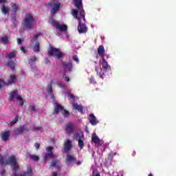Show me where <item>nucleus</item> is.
I'll list each match as a JSON object with an SVG mask.
<instances>
[{
	"instance_id": "f257e3e1",
	"label": "nucleus",
	"mask_w": 176,
	"mask_h": 176,
	"mask_svg": "<svg viewBox=\"0 0 176 176\" xmlns=\"http://www.w3.org/2000/svg\"><path fill=\"white\" fill-rule=\"evenodd\" d=\"M74 6L78 10L73 9L72 10V14L74 19L78 20V31L79 34H86L87 32V26L83 23L86 21L85 18V10H83V3L82 0H73Z\"/></svg>"
},
{
	"instance_id": "f03ea898",
	"label": "nucleus",
	"mask_w": 176,
	"mask_h": 176,
	"mask_svg": "<svg viewBox=\"0 0 176 176\" xmlns=\"http://www.w3.org/2000/svg\"><path fill=\"white\" fill-rule=\"evenodd\" d=\"M98 54L101 57L102 60H100V64L96 66V71L97 75L102 79H104L105 74L107 71H111V66L105 60V48L103 45H100L98 48Z\"/></svg>"
},
{
	"instance_id": "7ed1b4c3",
	"label": "nucleus",
	"mask_w": 176,
	"mask_h": 176,
	"mask_svg": "<svg viewBox=\"0 0 176 176\" xmlns=\"http://www.w3.org/2000/svg\"><path fill=\"white\" fill-rule=\"evenodd\" d=\"M0 164L2 166L6 164H10L13 171L16 172L19 169V164H17V160L14 155H0Z\"/></svg>"
},
{
	"instance_id": "20e7f679",
	"label": "nucleus",
	"mask_w": 176,
	"mask_h": 176,
	"mask_svg": "<svg viewBox=\"0 0 176 176\" xmlns=\"http://www.w3.org/2000/svg\"><path fill=\"white\" fill-rule=\"evenodd\" d=\"M35 25V21L34 16L31 13H27L22 21V27L24 30H32Z\"/></svg>"
},
{
	"instance_id": "39448f33",
	"label": "nucleus",
	"mask_w": 176,
	"mask_h": 176,
	"mask_svg": "<svg viewBox=\"0 0 176 176\" xmlns=\"http://www.w3.org/2000/svg\"><path fill=\"white\" fill-rule=\"evenodd\" d=\"M49 23L52 27H55L56 31H58L57 35H60V32H67V30H68V26H67V25L54 20L53 16L50 17Z\"/></svg>"
},
{
	"instance_id": "423d86ee",
	"label": "nucleus",
	"mask_w": 176,
	"mask_h": 176,
	"mask_svg": "<svg viewBox=\"0 0 176 176\" xmlns=\"http://www.w3.org/2000/svg\"><path fill=\"white\" fill-rule=\"evenodd\" d=\"M9 101H19L21 107L24 105V100H23V98L19 94L17 91H13L10 94Z\"/></svg>"
},
{
	"instance_id": "0eeeda50",
	"label": "nucleus",
	"mask_w": 176,
	"mask_h": 176,
	"mask_svg": "<svg viewBox=\"0 0 176 176\" xmlns=\"http://www.w3.org/2000/svg\"><path fill=\"white\" fill-rule=\"evenodd\" d=\"M41 33L36 34L32 38L31 46L32 50H34L36 53H38L39 50H41V45H39V42H38V38L41 36Z\"/></svg>"
},
{
	"instance_id": "6e6552de",
	"label": "nucleus",
	"mask_w": 176,
	"mask_h": 176,
	"mask_svg": "<svg viewBox=\"0 0 176 176\" xmlns=\"http://www.w3.org/2000/svg\"><path fill=\"white\" fill-rule=\"evenodd\" d=\"M48 54L58 60H61V58H63V53H61L57 48L51 47L48 50Z\"/></svg>"
},
{
	"instance_id": "1a4fd4ad",
	"label": "nucleus",
	"mask_w": 176,
	"mask_h": 176,
	"mask_svg": "<svg viewBox=\"0 0 176 176\" xmlns=\"http://www.w3.org/2000/svg\"><path fill=\"white\" fill-rule=\"evenodd\" d=\"M60 0H52L51 2L48 4V6L52 8L51 14H56L58 10H60Z\"/></svg>"
},
{
	"instance_id": "9d476101",
	"label": "nucleus",
	"mask_w": 176,
	"mask_h": 176,
	"mask_svg": "<svg viewBox=\"0 0 176 176\" xmlns=\"http://www.w3.org/2000/svg\"><path fill=\"white\" fill-rule=\"evenodd\" d=\"M54 113H62L65 116V118H67V116H69V112L68 111L64 109V107L63 106L54 103Z\"/></svg>"
},
{
	"instance_id": "9b49d317",
	"label": "nucleus",
	"mask_w": 176,
	"mask_h": 176,
	"mask_svg": "<svg viewBox=\"0 0 176 176\" xmlns=\"http://www.w3.org/2000/svg\"><path fill=\"white\" fill-rule=\"evenodd\" d=\"M76 140L78 142V146L80 149H83L85 148V135L82 132H78L74 135Z\"/></svg>"
},
{
	"instance_id": "f8f14e48",
	"label": "nucleus",
	"mask_w": 176,
	"mask_h": 176,
	"mask_svg": "<svg viewBox=\"0 0 176 176\" xmlns=\"http://www.w3.org/2000/svg\"><path fill=\"white\" fill-rule=\"evenodd\" d=\"M53 147L47 148V153L45 154L44 159L45 160H49L50 159H56V155L52 152Z\"/></svg>"
},
{
	"instance_id": "ddd939ff",
	"label": "nucleus",
	"mask_w": 176,
	"mask_h": 176,
	"mask_svg": "<svg viewBox=\"0 0 176 176\" xmlns=\"http://www.w3.org/2000/svg\"><path fill=\"white\" fill-rule=\"evenodd\" d=\"M88 120L91 126H97V124L100 123V121L98 120L97 117H96V116H94V114L93 113L89 114Z\"/></svg>"
},
{
	"instance_id": "4468645a",
	"label": "nucleus",
	"mask_w": 176,
	"mask_h": 176,
	"mask_svg": "<svg viewBox=\"0 0 176 176\" xmlns=\"http://www.w3.org/2000/svg\"><path fill=\"white\" fill-rule=\"evenodd\" d=\"M91 140H92V142H94V144H95L98 146H99L102 144V140H101L100 138H98V136L96 133L92 134Z\"/></svg>"
},
{
	"instance_id": "2eb2a0df",
	"label": "nucleus",
	"mask_w": 176,
	"mask_h": 176,
	"mask_svg": "<svg viewBox=\"0 0 176 176\" xmlns=\"http://www.w3.org/2000/svg\"><path fill=\"white\" fill-rule=\"evenodd\" d=\"M6 2V0H0V3L3 4L1 6V13H3V14H8V13L10 12L9 7L5 6Z\"/></svg>"
},
{
	"instance_id": "dca6fc26",
	"label": "nucleus",
	"mask_w": 176,
	"mask_h": 176,
	"mask_svg": "<svg viewBox=\"0 0 176 176\" xmlns=\"http://www.w3.org/2000/svg\"><path fill=\"white\" fill-rule=\"evenodd\" d=\"M1 138L2 141H8L9 137H10V131H5L1 133Z\"/></svg>"
},
{
	"instance_id": "f3484780",
	"label": "nucleus",
	"mask_w": 176,
	"mask_h": 176,
	"mask_svg": "<svg viewBox=\"0 0 176 176\" xmlns=\"http://www.w3.org/2000/svg\"><path fill=\"white\" fill-rule=\"evenodd\" d=\"M76 162V157L71 154H68L66 157V162L69 164L70 163H75Z\"/></svg>"
},
{
	"instance_id": "a211bd4d",
	"label": "nucleus",
	"mask_w": 176,
	"mask_h": 176,
	"mask_svg": "<svg viewBox=\"0 0 176 176\" xmlns=\"http://www.w3.org/2000/svg\"><path fill=\"white\" fill-rule=\"evenodd\" d=\"M63 69L65 72H70L72 70V63H64Z\"/></svg>"
},
{
	"instance_id": "6ab92c4d",
	"label": "nucleus",
	"mask_w": 176,
	"mask_h": 176,
	"mask_svg": "<svg viewBox=\"0 0 176 176\" xmlns=\"http://www.w3.org/2000/svg\"><path fill=\"white\" fill-rule=\"evenodd\" d=\"M53 80L51 81V83L47 85V91L48 93V97H50V98L51 99H53L54 98V96L53 94H52V85H53Z\"/></svg>"
},
{
	"instance_id": "aec40b11",
	"label": "nucleus",
	"mask_w": 176,
	"mask_h": 176,
	"mask_svg": "<svg viewBox=\"0 0 176 176\" xmlns=\"http://www.w3.org/2000/svg\"><path fill=\"white\" fill-rule=\"evenodd\" d=\"M72 148V142L69 140H67L65 142V152H68L69 149Z\"/></svg>"
},
{
	"instance_id": "412c9836",
	"label": "nucleus",
	"mask_w": 176,
	"mask_h": 176,
	"mask_svg": "<svg viewBox=\"0 0 176 176\" xmlns=\"http://www.w3.org/2000/svg\"><path fill=\"white\" fill-rule=\"evenodd\" d=\"M72 105L74 109H76V111L80 112L81 113L83 112V107H82V105L78 104V103H74Z\"/></svg>"
},
{
	"instance_id": "4be33fe9",
	"label": "nucleus",
	"mask_w": 176,
	"mask_h": 176,
	"mask_svg": "<svg viewBox=\"0 0 176 176\" xmlns=\"http://www.w3.org/2000/svg\"><path fill=\"white\" fill-rule=\"evenodd\" d=\"M65 131L66 133H72L74 131V124L68 123L65 125Z\"/></svg>"
},
{
	"instance_id": "5701e85b",
	"label": "nucleus",
	"mask_w": 176,
	"mask_h": 176,
	"mask_svg": "<svg viewBox=\"0 0 176 176\" xmlns=\"http://www.w3.org/2000/svg\"><path fill=\"white\" fill-rule=\"evenodd\" d=\"M16 82V76L11 75L6 82H5V85H12V83H14Z\"/></svg>"
},
{
	"instance_id": "b1692460",
	"label": "nucleus",
	"mask_w": 176,
	"mask_h": 176,
	"mask_svg": "<svg viewBox=\"0 0 176 176\" xmlns=\"http://www.w3.org/2000/svg\"><path fill=\"white\" fill-rule=\"evenodd\" d=\"M28 131V129L27 126H21L20 129H16L15 130V133L16 134H22L23 133Z\"/></svg>"
},
{
	"instance_id": "393cba45",
	"label": "nucleus",
	"mask_w": 176,
	"mask_h": 176,
	"mask_svg": "<svg viewBox=\"0 0 176 176\" xmlns=\"http://www.w3.org/2000/svg\"><path fill=\"white\" fill-rule=\"evenodd\" d=\"M16 56H17V52L14 51V52H10L8 53L7 55H6V58H8V60H12L13 58H14L16 57Z\"/></svg>"
},
{
	"instance_id": "a878e982",
	"label": "nucleus",
	"mask_w": 176,
	"mask_h": 176,
	"mask_svg": "<svg viewBox=\"0 0 176 176\" xmlns=\"http://www.w3.org/2000/svg\"><path fill=\"white\" fill-rule=\"evenodd\" d=\"M32 175V170L31 169V167L28 168L27 173H25L24 175H15V176H31Z\"/></svg>"
},
{
	"instance_id": "bb28decb",
	"label": "nucleus",
	"mask_w": 176,
	"mask_h": 176,
	"mask_svg": "<svg viewBox=\"0 0 176 176\" xmlns=\"http://www.w3.org/2000/svg\"><path fill=\"white\" fill-rule=\"evenodd\" d=\"M65 96L66 97H68V98H69L70 102H72V101H74V98H75V97L74 96V95L71 94V93L69 92V91H67L66 92V94H65Z\"/></svg>"
},
{
	"instance_id": "cd10ccee",
	"label": "nucleus",
	"mask_w": 176,
	"mask_h": 176,
	"mask_svg": "<svg viewBox=\"0 0 176 176\" xmlns=\"http://www.w3.org/2000/svg\"><path fill=\"white\" fill-rule=\"evenodd\" d=\"M12 10L14 13H16L19 11V6L17 4L11 3Z\"/></svg>"
},
{
	"instance_id": "c85d7f7f",
	"label": "nucleus",
	"mask_w": 176,
	"mask_h": 176,
	"mask_svg": "<svg viewBox=\"0 0 176 176\" xmlns=\"http://www.w3.org/2000/svg\"><path fill=\"white\" fill-rule=\"evenodd\" d=\"M51 167H55V168H60L58 161L54 160L51 164Z\"/></svg>"
},
{
	"instance_id": "c756f323",
	"label": "nucleus",
	"mask_w": 176,
	"mask_h": 176,
	"mask_svg": "<svg viewBox=\"0 0 176 176\" xmlns=\"http://www.w3.org/2000/svg\"><path fill=\"white\" fill-rule=\"evenodd\" d=\"M1 42L3 45H8L9 43V38H8V36H4L1 37Z\"/></svg>"
},
{
	"instance_id": "7c9ffc66",
	"label": "nucleus",
	"mask_w": 176,
	"mask_h": 176,
	"mask_svg": "<svg viewBox=\"0 0 176 176\" xmlns=\"http://www.w3.org/2000/svg\"><path fill=\"white\" fill-rule=\"evenodd\" d=\"M7 65H8V67H10V68H11V69H14V62L10 61V62H8Z\"/></svg>"
},
{
	"instance_id": "2f4dec72",
	"label": "nucleus",
	"mask_w": 176,
	"mask_h": 176,
	"mask_svg": "<svg viewBox=\"0 0 176 176\" xmlns=\"http://www.w3.org/2000/svg\"><path fill=\"white\" fill-rule=\"evenodd\" d=\"M30 159H32V160H34V162H38V160H39V157L36 155H30Z\"/></svg>"
},
{
	"instance_id": "473e14b6",
	"label": "nucleus",
	"mask_w": 176,
	"mask_h": 176,
	"mask_svg": "<svg viewBox=\"0 0 176 176\" xmlns=\"http://www.w3.org/2000/svg\"><path fill=\"white\" fill-rule=\"evenodd\" d=\"M19 120V117H16L12 121L10 122V124L11 126H13L15 123H17V121Z\"/></svg>"
},
{
	"instance_id": "72a5a7b5",
	"label": "nucleus",
	"mask_w": 176,
	"mask_h": 176,
	"mask_svg": "<svg viewBox=\"0 0 176 176\" xmlns=\"http://www.w3.org/2000/svg\"><path fill=\"white\" fill-rule=\"evenodd\" d=\"M89 83H91V85H96V80L94 79V77L91 76L89 78Z\"/></svg>"
},
{
	"instance_id": "f704fd0d",
	"label": "nucleus",
	"mask_w": 176,
	"mask_h": 176,
	"mask_svg": "<svg viewBox=\"0 0 176 176\" xmlns=\"http://www.w3.org/2000/svg\"><path fill=\"white\" fill-rule=\"evenodd\" d=\"M34 61H36V58L35 56H33L30 60L29 64H32V63H34Z\"/></svg>"
},
{
	"instance_id": "c9c22d12",
	"label": "nucleus",
	"mask_w": 176,
	"mask_h": 176,
	"mask_svg": "<svg viewBox=\"0 0 176 176\" xmlns=\"http://www.w3.org/2000/svg\"><path fill=\"white\" fill-rule=\"evenodd\" d=\"M57 85L59 86V87H61V89H64L65 87V85H64V84H63L61 82H58Z\"/></svg>"
},
{
	"instance_id": "e433bc0d",
	"label": "nucleus",
	"mask_w": 176,
	"mask_h": 176,
	"mask_svg": "<svg viewBox=\"0 0 176 176\" xmlns=\"http://www.w3.org/2000/svg\"><path fill=\"white\" fill-rule=\"evenodd\" d=\"M72 59L74 60V61H76V63H79V58H78L76 56H74L72 57Z\"/></svg>"
},
{
	"instance_id": "4c0bfd02",
	"label": "nucleus",
	"mask_w": 176,
	"mask_h": 176,
	"mask_svg": "<svg viewBox=\"0 0 176 176\" xmlns=\"http://www.w3.org/2000/svg\"><path fill=\"white\" fill-rule=\"evenodd\" d=\"M63 78L65 82H69V77L65 76V74L63 75Z\"/></svg>"
},
{
	"instance_id": "58836bf2",
	"label": "nucleus",
	"mask_w": 176,
	"mask_h": 176,
	"mask_svg": "<svg viewBox=\"0 0 176 176\" xmlns=\"http://www.w3.org/2000/svg\"><path fill=\"white\" fill-rule=\"evenodd\" d=\"M2 86H5V82H3L2 79H0V89Z\"/></svg>"
},
{
	"instance_id": "ea45409f",
	"label": "nucleus",
	"mask_w": 176,
	"mask_h": 176,
	"mask_svg": "<svg viewBox=\"0 0 176 176\" xmlns=\"http://www.w3.org/2000/svg\"><path fill=\"white\" fill-rule=\"evenodd\" d=\"M30 111H35V106L34 104L30 106Z\"/></svg>"
},
{
	"instance_id": "a19ab883",
	"label": "nucleus",
	"mask_w": 176,
	"mask_h": 176,
	"mask_svg": "<svg viewBox=\"0 0 176 176\" xmlns=\"http://www.w3.org/2000/svg\"><path fill=\"white\" fill-rule=\"evenodd\" d=\"M21 52H23V53H26V52H27V50H25V48H24V47H21Z\"/></svg>"
},
{
	"instance_id": "79ce46f5",
	"label": "nucleus",
	"mask_w": 176,
	"mask_h": 176,
	"mask_svg": "<svg viewBox=\"0 0 176 176\" xmlns=\"http://www.w3.org/2000/svg\"><path fill=\"white\" fill-rule=\"evenodd\" d=\"M116 155V153H111L109 154V157H112L113 156H115Z\"/></svg>"
},
{
	"instance_id": "37998d69",
	"label": "nucleus",
	"mask_w": 176,
	"mask_h": 176,
	"mask_svg": "<svg viewBox=\"0 0 176 176\" xmlns=\"http://www.w3.org/2000/svg\"><path fill=\"white\" fill-rule=\"evenodd\" d=\"M82 161H78V162H76V165H77V166H80V164H82Z\"/></svg>"
},
{
	"instance_id": "c03bdc74",
	"label": "nucleus",
	"mask_w": 176,
	"mask_h": 176,
	"mask_svg": "<svg viewBox=\"0 0 176 176\" xmlns=\"http://www.w3.org/2000/svg\"><path fill=\"white\" fill-rule=\"evenodd\" d=\"M17 42H18V45H21L22 43L21 39H19V38H18Z\"/></svg>"
},
{
	"instance_id": "a18cd8bd",
	"label": "nucleus",
	"mask_w": 176,
	"mask_h": 176,
	"mask_svg": "<svg viewBox=\"0 0 176 176\" xmlns=\"http://www.w3.org/2000/svg\"><path fill=\"white\" fill-rule=\"evenodd\" d=\"M34 146H35L36 149H39L40 145H39L38 144H36L34 145Z\"/></svg>"
},
{
	"instance_id": "49530a36",
	"label": "nucleus",
	"mask_w": 176,
	"mask_h": 176,
	"mask_svg": "<svg viewBox=\"0 0 176 176\" xmlns=\"http://www.w3.org/2000/svg\"><path fill=\"white\" fill-rule=\"evenodd\" d=\"M52 176H57V172H54Z\"/></svg>"
},
{
	"instance_id": "de8ad7c7",
	"label": "nucleus",
	"mask_w": 176,
	"mask_h": 176,
	"mask_svg": "<svg viewBox=\"0 0 176 176\" xmlns=\"http://www.w3.org/2000/svg\"><path fill=\"white\" fill-rule=\"evenodd\" d=\"M12 20H16V16H13V15H12Z\"/></svg>"
},
{
	"instance_id": "09e8293b",
	"label": "nucleus",
	"mask_w": 176,
	"mask_h": 176,
	"mask_svg": "<svg viewBox=\"0 0 176 176\" xmlns=\"http://www.w3.org/2000/svg\"><path fill=\"white\" fill-rule=\"evenodd\" d=\"M94 176H100V173H97L96 175H95Z\"/></svg>"
},
{
	"instance_id": "8fccbe9b",
	"label": "nucleus",
	"mask_w": 176,
	"mask_h": 176,
	"mask_svg": "<svg viewBox=\"0 0 176 176\" xmlns=\"http://www.w3.org/2000/svg\"><path fill=\"white\" fill-rule=\"evenodd\" d=\"M148 176H153V175L152 173H150Z\"/></svg>"
},
{
	"instance_id": "3c124183",
	"label": "nucleus",
	"mask_w": 176,
	"mask_h": 176,
	"mask_svg": "<svg viewBox=\"0 0 176 176\" xmlns=\"http://www.w3.org/2000/svg\"><path fill=\"white\" fill-rule=\"evenodd\" d=\"M1 175H3V172H1Z\"/></svg>"
},
{
	"instance_id": "603ef678",
	"label": "nucleus",
	"mask_w": 176,
	"mask_h": 176,
	"mask_svg": "<svg viewBox=\"0 0 176 176\" xmlns=\"http://www.w3.org/2000/svg\"><path fill=\"white\" fill-rule=\"evenodd\" d=\"M122 176H123V175H122Z\"/></svg>"
}]
</instances>
